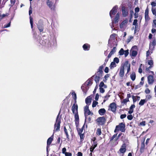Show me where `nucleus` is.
I'll return each instance as SVG.
<instances>
[{
    "mask_svg": "<svg viewBox=\"0 0 156 156\" xmlns=\"http://www.w3.org/2000/svg\"><path fill=\"white\" fill-rule=\"evenodd\" d=\"M140 125L142 126H144L145 125V122L142 121L140 122Z\"/></svg>",
    "mask_w": 156,
    "mask_h": 156,
    "instance_id": "nucleus-64",
    "label": "nucleus"
},
{
    "mask_svg": "<svg viewBox=\"0 0 156 156\" xmlns=\"http://www.w3.org/2000/svg\"><path fill=\"white\" fill-rule=\"evenodd\" d=\"M98 102L94 101H93L92 106L93 108L95 107L96 106V105L98 104Z\"/></svg>",
    "mask_w": 156,
    "mask_h": 156,
    "instance_id": "nucleus-42",
    "label": "nucleus"
},
{
    "mask_svg": "<svg viewBox=\"0 0 156 156\" xmlns=\"http://www.w3.org/2000/svg\"><path fill=\"white\" fill-rule=\"evenodd\" d=\"M100 91L101 93H103L105 92V90L102 87H100Z\"/></svg>",
    "mask_w": 156,
    "mask_h": 156,
    "instance_id": "nucleus-58",
    "label": "nucleus"
},
{
    "mask_svg": "<svg viewBox=\"0 0 156 156\" xmlns=\"http://www.w3.org/2000/svg\"><path fill=\"white\" fill-rule=\"evenodd\" d=\"M84 113L85 120H86L87 119V115H90V112L89 109V107L87 105H86L84 108Z\"/></svg>",
    "mask_w": 156,
    "mask_h": 156,
    "instance_id": "nucleus-3",
    "label": "nucleus"
},
{
    "mask_svg": "<svg viewBox=\"0 0 156 156\" xmlns=\"http://www.w3.org/2000/svg\"><path fill=\"white\" fill-rule=\"evenodd\" d=\"M76 103L74 102L72 108V110L73 114H75V113L78 112V105L76 104Z\"/></svg>",
    "mask_w": 156,
    "mask_h": 156,
    "instance_id": "nucleus-9",
    "label": "nucleus"
},
{
    "mask_svg": "<svg viewBox=\"0 0 156 156\" xmlns=\"http://www.w3.org/2000/svg\"><path fill=\"white\" fill-rule=\"evenodd\" d=\"M11 23V22L10 21L7 24H6L4 25V26H3V28H6L9 27L10 26Z\"/></svg>",
    "mask_w": 156,
    "mask_h": 156,
    "instance_id": "nucleus-41",
    "label": "nucleus"
},
{
    "mask_svg": "<svg viewBox=\"0 0 156 156\" xmlns=\"http://www.w3.org/2000/svg\"><path fill=\"white\" fill-rule=\"evenodd\" d=\"M130 78L131 79L133 80L134 81L135 80L136 76L135 73L134 72L130 76Z\"/></svg>",
    "mask_w": 156,
    "mask_h": 156,
    "instance_id": "nucleus-28",
    "label": "nucleus"
},
{
    "mask_svg": "<svg viewBox=\"0 0 156 156\" xmlns=\"http://www.w3.org/2000/svg\"><path fill=\"white\" fill-rule=\"evenodd\" d=\"M151 5L153 7L156 6V0L155 1L152 2Z\"/></svg>",
    "mask_w": 156,
    "mask_h": 156,
    "instance_id": "nucleus-50",
    "label": "nucleus"
},
{
    "mask_svg": "<svg viewBox=\"0 0 156 156\" xmlns=\"http://www.w3.org/2000/svg\"><path fill=\"white\" fill-rule=\"evenodd\" d=\"M126 116V115L125 114H122L120 116V118L122 119L124 118H125Z\"/></svg>",
    "mask_w": 156,
    "mask_h": 156,
    "instance_id": "nucleus-60",
    "label": "nucleus"
},
{
    "mask_svg": "<svg viewBox=\"0 0 156 156\" xmlns=\"http://www.w3.org/2000/svg\"><path fill=\"white\" fill-rule=\"evenodd\" d=\"M128 22V19H126L121 23L120 25V27L121 28H122L126 27Z\"/></svg>",
    "mask_w": 156,
    "mask_h": 156,
    "instance_id": "nucleus-10",
    "label": "nucleus"
},
{
    "mask_svg": "<svg viewBox=\"0 0 156 156\" xmlns=\"http://www.w3.org/2000/svg\"><path fill=\"white\" fill-rule=\"evenodd\" d=\"M116 34H111L110 36V39L108 40V43H110V42L112 39H114L115 36Z\"/></svg>",
    "mask_w": 156,
    "mask_h": 156,
    "instance_id": "nucleus-29",
    "label": "nucleus"
},
{
    "mask_svg": "<svg viewBox=\"0 0 156 156\" xmlns=\"http://www.w3.org/2000/svg\"><path fill=\"white\" fill-rule=\"evenodd\" d=\"M134 13V12L133 10L130 11V19H131L132 18L133 14Z\"/></svg>",
    "mask_w": 156,
    "mask_h": 156,
    "instance_id": "nucleus-55",
    "label": "nucleus"
},
{
    "mask_svg": "<svg viewBox=\"0 0 156 156\" xmlns=\"http://www.w3.org/2000/svg\"><path fill=\"white\" fill-rule=\"evenodd\" d=\"M105 65H104V64H103L99 67L98 70L97 72V74H99L100 75H102L103 73L102 70L104 67L105 66Z\"/></svg>",
    "mask_w": 156,
    "mask_h": 156,
    "instance_id": "nucleus-18",
    "label": "nucleus"
},
{
    "mask_svg": "<svg viewBox=\"0 0 156 156\" xmlns=\"http://www.w3.org/2000/svg\"><path fill=\"white\" fill-rule=\"evenodd\" d=\"M120 17V13L119 12H118L115 15V17L114 18V22H112V23L113 24V23H116L118 22V20H119Z\"/></svg>",
    "mask_w": 156,
    "mask_h": 156,
    "instance_id": "nucleus-15",
    "label": "nucleus"
},
{
    "mask_svg": "<svg viewBox=\"0 0 156 156\" xmlns=\"http://www.w3.org/2000/svg\"><path fill=\"white\" fill-rule=\"evenodd\" d=\"M127 118L128 119L131 120L133 119V116L132 115L130 114L127 116Z\"/></svg>",
    "mask_w": 156,
    "mask_h": 156,
    "instance_id": "nucleus-51",
    "label": "nucleus"
},
{
    "mask_svg": "<svg viewBox=\"0 0 156 156\" xmlns=\"http://www.w3.org/2000/svg\"><path fill=\"white\" fill-rule=\"evenodd\" d=\"M102 76V75H100L99 74H97L94 78V80L96 82V83H99V82L100 79V77Z\"/></svg>",
    "mask_w": 156,
    "mask_h": 156,
    "instance_id": "nucleus-17",
    "label": "nucleus"
},
{
    "mask_svg": "<svg viewBox=\"0 0 156 156\" xmlns=\"http://www.w3.org/2000/svg\"><path fill=\"white\" fill-rule=\"evenodd\" d=\"M156 44V41L154 40L152 42L150 43L149 44V49L151 51V53H152V50L154 49V46Z\"/></svg>",
    "mask_w": 156,
    "mask_h": 156,
    "instance_id": "nucleus-5",
    "label": "nucleus"
},
{
    "mask_svg": "<svg viewBox=\"0 0 156 156\" xmlns=\"http://www.w3.org/2000/svg\"><path fill=\"white\" fill-rule=\"evenodd\" d=\"M105 86V85L104 82L102 81L101 82L99 85V86L100 87H104V86Z\"/></svg>",
    "mask_w": 156,
    "mask_h": 156,
    "instance_id": "nucleus-52",
    "label": "nucleus"
},
{
    "mask_svg": "<svg viewBox=\"0 0 156 156\" xmlns=\"http://www.w3.org/2000/svg\"><path fill=\"white\" fill-rule=\"evenodd\" d=\"M122 15L123 17H126L128 13V10L124 6H122Z\"/></svg>",
    "mask_w": 156,
    "mask_h": 156,
    "instance_id": "nucleus-7",
    "label": "nucleus"
},
{
    "mask_svg": "<svg viewBox=\"0 0 156 156\" xmlns=\"http://www.w3.org/2000/svg\"><path fill=\"white\" fill-rule=\"evenodd\" d=\"M16 2V0H10L11 4L10 5L11 7Z\"/></svg>",
    "mask_w": 156,
    "mask_h": 156,
    "instance_id": "nucleus-45",
    "label": "nucleus"
},
{
    "mask_svg": "<svg viewBox=\"0 0 156 156\" xmlns=\"http://www.w3.org/2000/svg\"><path fill=\"white\" fill-rule=\"evenodd\" d=\"M72 94L73 98H74V101H75L74 102H75V103H76V98H77L76 94V93L74 91H73L72 92Z\"/></svg>",
    "mask_w": 156,
    "mask_h": 156,
    "instance_id": "nucleus-27",
    "label": "nucleus"
},
{
    "mask_svg": "<svg viewBox=\"0 0 156 156\" xmlns=\"http://www.w3.org/2000/svg\"><path fill=\"white\" fill-rule=\"evenodd\" d=\"M116 51V48L115 47H114L111 51H110V53H111L112 54H113Z\"/></svg>",
    "mask_w": 156,
    "mask_h": 156,
    "instance_id": "nucleus-46",
    "label": "nucleus"
},
{
    "mask_svg": "<svg viewBox=\"0 0 156 156\" xmlns=\"http://www.w3.org/2000/svg\"><path fill=\"white\" fill-rule=\"evenodd\" d=\"M53 44L55 46L56 44V40L55 37H54L53 39Z\"/></svg>",
    "mask_w": 156,
    "mask_h": 156,
    "instance_id": "nucleus-56",
    "label": "nucleus"
},
{
    "mask_svg": "<svg viewBox=\"0 0 156 156\" xmlns=\"http://www.w3.org/2000/svg\"><path fill=\"white\" fill-rule=\"evenodd\" d=\"M124 74V66H121L120 69V72L119 73V76L122 77L123 76Z\"/></svg>",
    "mask_w": 156,
    "mask_h": 156,
    "instance_id": "nucleus-13",
    "label": "nucleus"
},
{
    "mask_svg": "<svg viewBox=\"0 0 156 156\" xmlns=\"http://www.w3.org/2000/svg\"><path fill=\"white\" fill-rule=\"evenodd\" d=\"M30 23L31 25V27L32 29H33V19L30 16Z\"/></svg>",
    "mask_w": 156,
    "mask_h": 156,
    "instance_id": "nucleus-39",
    "label": "nucleus"
},
{
    "mask_svg": "<svg viewBox=\"0 0 156 156\" xmlns=\"http://www.w3.org/2000/svg\"><path fill=\"white\" fill-rule=\"evenodd\" d=\"M148 64L151 66H152L153 65V62L152 60H150L148 61Z\"/></svg>",
    "mask_w": 156,
    "mask_h": 156,
    "instance_id": "nucleus-43",
    "label": "nucleus"
},
{
    "mask_svg": "<svg viewBox=\"0 0 156 156\" xmlns=\"http://www.w3.org/2000/svg\"><path fill=\"white\" fill-rule=\"evenodd\" d=\"M118 8V6L115 5L113 8L110 11L109 15L111 19L113 18L112 15L114 16L115 15L116 13L117 12Z\"/></svg>",
    "mask_w": 156,
    "mask_h": 156,
    "instance_id": "nucleus-2",
    "label": "nucleus"
},
{
    "mask_svg": "<svg viewBox=\"0 0 156 156\" xmlns=\"http://www.w3.org/2000/svg\"><path fill=\"white\" fill-rule=\"evenodd\" d=\"M110 97V95L109 94H107L106 96L104 97V98L103 100V102H105L107 100H108Z\"/></svg>",
    "mask_w": 156,
    "mask_h": 156,
    "instance_id": "nucleus-35",
    "label": "nucleus"
},
{
    "mask_svg": "<svg viewBox=\"0 0 156 156\" xmlns=\"http://www.w3.org/2000/svg\"><path fill=\"white\" fill-rule=\"evenodd\" d=\"M37 27L40 31V32H41L43 31V24H41V25H39V24L37 25Z\"/></svg>",
    "mask_w": 156,
    "mask_h": 156,
    "instance_id": "nucleus-26",
    "label": "nucleus"
},
{
    "mask_svg": "<svg viewBox=\"0 0 156 156\" xmlns=\"http://www.w3.org/2000/svg\"><path fill=\"white\" fill-rule=\"evenodd\" d=\"M129 54V52L128 50L124 51V54L125 57L127 56Z\"/></svg>",
    "mask_w": 156,
    "mask_h": 156,
    "instance_id": "nucleus-47",
    "label": "nucleus"
},
{
    "mask_svg": "<svg viewBox=\"0 0 156 156\" xmlns=\"http://www.w3.org/2000/svg\"><path fill=\"white\" fill-rule=\"evenodd\" d=\"M97 144L96 143L94 142L93 144H92L91 147H93V149H94V148L97 147Z\"/></svg>",
    "mask_w": 156,
    "mask_h": 156,
    "instance_id": "nucleus-54",
    "label": "nucleus"
},
{
    "mask_svg": "<svg viewBox=\"0 0 156 156\" xmlns=\"http://www.w3.org/2000/svg\"><path fill=\"white\" fill-rule=\"evenodd\" d=\"M116 126L119 129V130L121 132H123L125 131V125L124 124L121 123L119 125Z\"/></svg>",
    "mask_w": 156,
    "mask_h": 156,
    "instance_id": "nucleus-8",
    "label": "nucleus"
},
{
    "mask_svg": "<svg viewBox=\"0 0 156 156\" xmlns=\"http://www.w3.org/2000/svg\"><path fill=\"white\" fill-rule=\"evenodd\" d=\"M49 137L48 140L47 141V153H48V148L49 147V146L50 144L51 143V142L53 140V138H51V137Z\"/></svg>",
    "mask_w": 156,
    "mask_h": 156,
    "instance_id": "nucleus-16",
    "label": "nucleus"
},
{
    "mask_svg": "<svg viewBox=\"0 0 156 156\" xmlns=\"http://www.w3.org/2000/svg\"><path fill=\"white\" fill-rule=\"evenodd\" d=\"M137 47L136 46H135L133 47L132 48L130 51V55H131V56L135 57L137 55V51H136L133 50V49L134 48L136 49V48Z\"/></svg>",
    "mask_w": 156,
    "mask_h": 156,
    "instance_id": "nucleus-6",
    "label": "nucleus"
},
{
    "mask_svg": "<svg viewBox=\"0 0 156 156\" xmlns=\"http://www.w3.org/2000/svg\"><path fill=\"white\" fill-rule=\"evenodd\" d=\"M59 113L57 115L55 122L54 125V131L58 132L60 130V125L61 122V119L59 118Z\"/></svg>",
    "mask_w": 156,
    "mask_h": 156,
    "instance_id": "nucleus-1",
    "label": "nucleus"
},
{
    "mask_svg": "<svg viewBox=\"0 0 156 156\" xmlns=\"http://www.w3.org/2000/svg\"><path fill=\"white\" fill-rule=\"evenodd\" d=\"M65 155L66 156H71L72 154L69 152H66L65 153Z\"/></svg>",
    "mask_w": 156,
    "mask_h": 156,
    "instance_id": "nucleus-62",
    "label": "nucleus"
},
{
    "mask_svg": "<svg viewBox=\"0 0 156 156\" xmlns=\"http://www.w3.org/2000/svg\"><path fill=\"white\" fill-rule=\"evenodd\" d=\"M145 18L146 21H148L150 20V17L149 15H145Z\"/></svg>",
    "mask_w": 156,
    "mask_h": 156,
    "instance_id": "nucleus-48",
    "label": "nucleus"
},
{
    "mask_svg": "<svg viewBox=\"0 0 156 156\" xmlns=\"http://www.w3.org/2000/svg\"><path fill=\"white\" fill-rule=\"evenodd\" d=\"M111 111L114 112H115L116 109V105L114 102L111 103L110 105Z\"/></svg>",
    "mask_w": 156,
    "mask_h": 156,
    "instance_id": "nucleus-11",
    "label": "nucleus"
},
{
    "mask_svg": "<svg viewBox=\"0 0 156 156\" xmlns=\"http://www.w3.org/2000/svg\"><path fill=\"white\" fill-rule=\"evenodd\" d=\"M105 119L104 117H100L96 119L97 122L99 123V124L103 125L105 124Z\"/></svg>",
    "mask_w": 156,
    "mask_h": 156,
    "instance_id": "nucleus-4",
    "label": "nucleus"
},
{
    "mask_svg": "<svg viewBox=\"0 0 156 156\" xmlns=\"http://www.w3.org/2000/svg\"><path fill=\"white\" fill-rule=\"evenodd\" d=\"M91 81L90 80H87L83 85H84L85 86H88L90 84Z\"/></svg>",
    "mask_w": 156,
    "mask_h": 156,
    "instance_id": "nucleus-33",
    "label": "nucleus"
},
{
    "mask_svg": "<svg viewBox=\"0 0 156 156\" xmlns=\"http://www.w3.org/2000/svg\"><path fill=\"white\" fill-rule=\"evenodd\" d=\"M148 82L149 84H152L154 81L153 77L152 75H149L147 77Z\"/></svg>",
    "mask_w": 156,
    "mask_h": 156,
    "instance_id": "nucleus-12",
    "label": "nucleus"
},
{
    "mask_svg": "<svg viewBox=\"0 0 156 156\" xmlns=\"http://www.w3.org/2000/svg\"><path fill=\"white\" fill-rule=\"evenodd\" d=\"M64 132H65V133L66 135V137L67 138H69V135L68 133L67 130L66 128V127L65 126H64Z\"/></svg>",
    "mask_w": 156,
    "mask_h": 156,
    "instance_id": "nucleus-37",
    "label": "nucleus"
},
{
    "mask_svg": "<svg viewBox=\"0 0 156 156\" xmlns=\"http://www.w3.org/2000/svg\"><path fill=\"white\" fill-rule=\"evenodd\" d=\"M151 10L152 13L154 15H156V8H152L151 9Z\"/></svg>",
    "mask_w": 156,
    "mask_h": 156,
    "instance_id": "nucleus-44",
    "label": "nucleus"
},
{
    "mask_svg": "<svg viewBox=\"0 0 156 156\" xmlns=\"http://www.w3.org/2000/svg\"><path fill=\"white\" fill-rule=\"evenodd\" d=\"M146 102L145 99H141L139 103V105H143Z\"/></svg>",
    "mask_w": 156,
    "mask_h": 156,
    "instance_id": "nucleus-34",
    "label": "nucleus"
},
{
    "mask_svg": "<svg viewBox=\"0 0 156 156\" xmlns=\"http://www.w3.org/2000/svg\"><path fill=\"white\" fill-rule=\"evenodd\" d=\"M47 4L51 10H54V8L52 2H50L49 0H47Z\"/></svg>",
    "mask_w": 156,
    "mask_h": 156,
    "instance_id": "nucleus-19",
    "label": "nucleus"
},
{
    "mask_svg": "<svg viewBox=\"0 0 156 156\" xmlns=\"http://www.w3.org/2000/svg\"><path fill=\"white\" fill-rule=\"evenodd\" d=\"M119 54L120 55H123L124 53V51L122 48H121L119 51Z\"/></svg>",
    "mask_w": 156,
    "mask_h": 156,
    "instance_id": "nucleus-36",
    "label": "nucleus"
},
{
    "mask_svg": "<svg viewBox=\"0 0 156 156\" xmlns=\"http://www.w3.org/2000/svg\"><path fill=\"white\" fill-rule=\"evenodd\" d=\"M116 63H115V62L113 61V62L111 63L110 65V69H112L114 67H116Z\"/></svg>",
    "mask_w": 156,
    "mask_h": 156,
    "instance_id": "nucleus-32",
    "label": "nucleus"
},
{
    "mask_svg": "<svg viewBox=\"0 0 156 156\" xmlns=\"http://www.w3.org/2000/svg\"><path fill=\"white\" fill-rule=\"evenodd\" d=\"M101 129L100 128H98L97 130V134L98 136L101 135Z\"/></svg>",
    "mask_w": 156,
    "mask_h": 156,
    "instance_id": "nucleus-38",
    "label": "nucleus"
},
{
    "mask_svg": "<svg viewBox=\"0 0 156 156\" xmlns=\"http://www.w3.org/2000/svg\"><path fill=\"white\" fill-rule=\"evenodd\" d=\"M106 112V110L104 108H101L98 111L99 113L101 115H103Z\"/></svg>",
    "mask_w": 156,
    "mask_h": 156,
    "instance_id": "nucleus-24",
    "label": "nucleus"
},
{
    "mask_svg": "<svg viewBox=\"0 0 156 156\" xmlns=\"http://www.w3.org/2000/svg\"><path fill=\"white\" fill-rule=\"evenodd\" d=\"M84 125L81 128H77V130L78 134H81L83 132Z\"/></svg>",
    "mask_w": 156,
    "mask_h": 156,
    "instance_id": "nucleus-30",
    "label": "nucleus"
},
{
    "mask_svg": "<svg viewBox=\"0 0 156 156\" xmlns=\"http://www.w3.org/2000/svg\"><path fill=\"white\" fill-rule=\"evenodd\" d=\"M132 97L133 99V101L134 103L136 101H139L140 99V97L138 96L135 97L133 95L132 96Z\"/></svg>",
    "mask_w": 156,
    "mask_h": 156,
    "instance_id": "nucleus-22",
    "label": "nucleus"
},
{
    "mask_svg": "<svg viewBox=\"0 0 156 156\" xmlns=\"http://www.w3.org/2000/svg\"><path fill=\"white\" fill-rule=\"evenodd\" d=\"M91 99L90 98L88 97L86 99L85 102L87 104H90L91 102Z\"/></svg>",
    "mask_w": 156,
    "mask_h": 156,
    "instance_id": "nucleus-31",
    "label": "nucleus"
},
{
    "mask_svg": "<svg viewBox=\"0 0 156 156\" xmlns=\"http://www.w3.org/2000/svg\"><path fill=\"white\" fill-rule=\"evenodd\" d=\"M126 146L125 144H124L122 146L121 148L119 150V151L122 153H124L126 151Z\"/></svg>",
    "mask_w": 156,
    "mask_h": 156,
    "instance_id": "nucleus-14",
    "label": "nucleus"
},
{
    "mask_svg": "<svg viewBox=\"0 0 156 156\" xmlns=\"http://www.w3.org/2000/svg\"><path fill=\"white\" fill-rule=\"evenodd\" d=\"M83 48L84 50L88 51L90 48V45L88 44H85L83 45Z\"/></svg>",
    "mask_w": 156,
    "mask_h": 156,
    "instance_id": "nucleus-20",
    "label": "nucleus"
},
{
    "mask_svg": "<svg viewBox=\"0 0 156 156\" xmlns=\"http://www.w3.org/2000/svg\"><path fill=\"white\" fill-rule=\"evenodd\" d=\"M81 88L84 93L86 92L89 88L88 86H85L84 85H82L81 87Z\"/></svg>",
    "mask_w": 156,
    "mask_h": 156,
    "instance_id": "nucleus-21",
    "label": "nucleus"
},
{
    "mask_svg": "<svg viewBox=\"0 0 156 156\" xmlns=\"http://www.w3.org/2000/svg\"><path fill=\"white\" fill-rule=\"evenodd\" d=\"M148 14H149V9H148V7H147L145 10V15H148Z\"/></svg>",
    "mask_w": 156,
    "mask_h": 156,
    "instance_id": "nucleus-53",
    "label": "nucleus"
},
{
    "mask_svg": "<svg viewBox=\"0 0 156 156\" xmlns=\"http://www.w3.org/2000/svg\"><path fill=\"white\" fill-rule=\"evenodd\" d=\"M129 101V99L126 98V99H124L123 100L122 103H123L124 104H126L127 102H128Z\"/></svg>",
    "mask_w": 156,
    "mask_h": 156,
    "instance_id": "nucleus-49",
    "label": "nucleus"
},
{
    "mask_svg": "<svg viewBox=\"0 0 156 156\" xmlns=\"http://www.w3.org/2000/svg\"><path fill=\"white\" fill-rule=\"evenodd\" d=\"M105 72L106 73H107L109 71V68L108 67H106L105 68V69L104 70Z\"/></svg>",
    "mask_w": 156,
    "mask_h": 156,
    "instance_id": "nucleus-63",
    "label": "nucleus"
},
{
    "mask_svg": "<svg viewBox=\"0 0 156 156\" xmlns=\"http://www.w3.org/2000/svg\"><path fill=\"white\" fill-rule=\"evenodd\" d=\"M113 62L115 63L118 64L119 62V59L118 58L115 57L114 59Z\"/></svg>",
    "mask_w": 156,
    "mask_h": 156,
    "instance_id": "nucleus-40",
    "label": "nucleus"
},
{
    "mask_svg": "<svg viewBox=\"0 0 156 156\" xmlns=\"http://www.w3.org/2000/svg\"><path fill=\"white\" fill-rule=\"evenodd\" d=\"M145 139L144 138V140L143 142H142L141 144V147L140 148V151L141 153H142L144 151V141L145 140Z\"/></svg>",
    "mask_w": 156,
    "mask_h": 156,
    "instance_id": "nucleus-25",
    "label": "nucleus"
},
{
    "mask_svg": "<svg viewBox=\"0 0 156 156\" xmlns=\"http://www.w3.org/2000/svg\"><path fill=\"white\" fill-rule=\"evenodd\" d=\"M138 20L136 19H135L134 20L133 23V25H137V22Z\"/></svg>",
    "mask_w": 156,
    "mask_h": 156,
    "instance_id": "nucleus-59",
    "label": "nucleus"
},
{
    "mask_svg": "<svg viewBox=\"0 0 156 156\" xmlns=\"http://www.w3.org/2000/svg\"><path fill=\"white\" fill-rule=\"evenodd\" d=\"M135 13H138V12H139L140 11L139 8L138 7H136L135 9Z\"/></svg>",
    "mask_w": 156,
    "mask_h": 156,
    "instance_id": "nucleus-57",
    "label": "nucleus"
},
{
    "mask_svg": "<svg viewBox=\"0 0 156 156\" xmlns=\"http://www.w3.org/2000/svg\"><path fill=\"white\" fill-rule=\"evenodd\" d=\"M99 98V95L98 94H97L95 95V99L96 101H98Z\"/></svg>",
    "mask_w": 156,
    "mask_h": 156,
    "instance_id": "nucleus-61",
    "label": "nucleus"
},
{
    "mask_svg": "<svg viewBox=\"0 0 156 156\" xmlns=\"http://www.w3.org/2000/svg\"><path fill=\"white\" fill-rule=\"evenodd\" d=\"M74 115V117L75 119V120L76 121V124L77 125V122H79V117L78 115V112L76 113H75Z\"/></svg>",
    "mask_w": 156,
    "mask_h": 156,
    "instance_id": "nucleus-23",
    "label": "nucleus"
}]
</instances>
